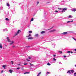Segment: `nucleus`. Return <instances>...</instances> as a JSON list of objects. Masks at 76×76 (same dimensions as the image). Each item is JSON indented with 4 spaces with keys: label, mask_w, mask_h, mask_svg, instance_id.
Returning a JSON list of instances; mask_svg holds the SVG:
<instances>
[{
    "label": "nucleus",
    "mask_w": 76,
    "mask_h": 76,
    "mask_svg": "<svg viewBox=\"0 0 76 76\" xmlns=\"http://www.w3.org/2000/svg\"><path fill=\"white\" fill-rule=\"evenodd\" d=\"M34 16H35V14H34V15H33Z\"/></svg>",
    "instance_id": "09e8293b"
},
{
    "label": "nucleus",
    "mask_w": 76,
    "mask_h": 76,
    "mask_svg": "<svg viewBox=\"0 0 76 76\" xmlns=\"http://www.w3.org/2000/svg\"><path fill=\"white\" fill-rule=\"evenodd\" d=\"M64 58H65V57H66V56H64Z\"/></svg>",
    "instance_id": "e433bc0d"
},
{
    "label": "nucleus",
    "mask_w": 76,
    "mask_h": 76,
    "mask_svg": "<svg viewBox=\"0 0 76 76\" xmlns=\"http://www.w3.org/2000/svg\"><path fill=\"white\" fill-rule=\"evenodd\" d=\"M75 53H76V52H75Z\"/></svg>",
    "instance_id": "4d7b16f0"
},
{
    "label": "nucleus",
    "mask_w": 76,
    "mask_h": 76,
    "mask_svg": "<svg viewBox=\"0 0 76 76\" xmlns=\"http://www.w3.org/2000/svg\"><path fill=\"white\" fill-rule=\"evenodd\" d=\"M29 34H31V33H32V31H29Z\"/></svg>",
    "instance_id": "4be33fe9"
},
{
    "label": "nucleus",
    "mask_w": 76,
    "mask_h": 76,
    "mask_svg": "<svg viewBox=\"0 0 76 76\" xmlns=\"http://www.w3.org/2000/svg\"><path fill=\"white\" fill-rule=\"evenodd\" d=\"M58 10H61V9H61L60 8H58Z\"/></svg>",
    "instance_id": "c756f323"
},
{
    "label": "nucleus",
    "mask_w": 76,
    "mask_h": 76,
    "mask_svg": "<svg viewBox=\"0 0 76 76\" xmlns=\"http://www.w3.org/2000/svg\"><path fill=\"white\" fill-rule=\"evenodd\" d=\"M39 3V2H38V1H37V4H38Z\"/></svg>",
    "instance_id": "58836bf2"
},
{
    "label": "nucleus",
    "mask_w": 76,
    "mask_h": 76,
    "mask_svg": "<svg viewBox=\"0 0 76 76\" xmlns=\"http://www.w3.org/2000/svg\"><path fill=\"white\" fill-rule=\"evenodd\" d=\"M20 69V68H17V69H18H18Z\"/></svg>",
    "instance_id": "a19ab883"
},
{
    "label": "nucleus",
    "mask_w": 76,
    "mask_h": 76,
    "mask_svg": "<svg viewBox=\"0 0 76 76\" xmlns=\"http://www.w3.org/2000/svg\"><path fill=\"white\" fill-rule=\"evenodd\" d=\"M50 73H50V72H47V75H49V74H50Z\"/></svg>",
    "instance_id": "393cba45"
},
{
    "label": "nucleus",
    "mask_w": 76,
    "mask_h": 76,
    "mask_svg": "<svg viewBox=\"0 0 76 76\" xmlns=\"http://www.w3.org/2000/svg\"><path fill=\"white\" fill-rule=\"evenodd\" d=\"M26 60H28V58H26Z\"/></svg>",
    "instance_id": "8fccbe9b"
},
{
    "label": "nucleus",
    "mask_w": 76,
    "mask_h": 76,
    "mask_svg": "<svg viewBox=\"0 0 76 76\" xmlns=\"http://www.w3.org/2000/svg\"><path fill=\"white\" fill-rule=\"evenodd\" d=\"M27 61H30V60H28Z\"/></svg>",
    "instance_id": "49530a36"
},
{
    "label": "nucleus",
    "mask_w": 76,
    "mask_h": 76,
    "mask_svg": "<svg viewBox=\"0 0 76 76\" xmlns=\"http://www.w3.org/2000/svg\"><path fill=\"white\" fill-rule=\"evenodd\" d=\"M70 53V51H67V53Z\"/></svg>",
    "instance_id": "2f4dec72"
},
{
    "label": "nucleus",
    "mask_w": 76,
    "mask_h": 76,
    "mask_svg": "<svg viewBox=\"0 0 76 76\" xmlns=\"http://www.w3.org/2000/svg\"><path fill=\"white\" fill-rule=\"evenodd\" d=\"M53 60H54V61H56V59L55 58H53Z\"/></svg>",
    "instance_id": "bb28decb"
},
{
    "label": "nucleus",
    "mask_w": 76,
    "mask_h": 76,
    "mask_svg": "<svg viewBox=\"0 0 76 76\" xmlns=\"http://www.w3.org/2000/svg\"><path fill=\"white\" fill-rule=\"evenodd\" d=\"M76 11V9H73L72 10V12H75Z\"/></svg>",
    "instance_id": "9b49d317"
},
{
    "label": "nucleus",
    "mask_w": 76,
    "mask_h": 76,
    "mask_svg": "<svg viewBox=\"0 0 76 76\" xmlns=\"http://www.w3.org/2000/svg\"><path fill=\"white\" fill-rule=\"evenodd\" d=\"M71 18V15H69V18Z\"/></svg>",
    "instance_id": "f704fd0d"
},
{
    "label": "nucleus",
    "mask_w": 76,
    "mask_h": 76,
    "mask_svg": "<svg viewBox=\"0 0 76 76\" xmlns=\"http://www.w3.org/2000/svg\"><path fill=\"white\" fill-rule=\"evenodd\" d=\"M7 41L8 42H10V39H9V37H7Z\"/></svg>",
    "instance_id": "7ed1b4c3"
},
{
    "label": "nucleus",
    "mask_w": 76,
    "mask_h": 76,
    "mask_svg": "<svg viewBox=\"0 0 76 76\" xmlns=\"http://www.w3.org/2000/svg\"><path fill=\"white\" fill-rule=\"evenodd\" d=\"M31 58L30 56L28 57V59H31Z\"/></svg>",
    "instance_id": "7c9ffc66"
},
{
    "label": "nucleus",
    "mask_w": 76,
    "mask_h": 76,
    "mask_svg": "<svg viewBox=\"0 0 76 76\" xmlns=\"http://www.w3.org/2000/svg\"><path fill=\"white\" fill-rule=\"evenodd\" d=\"M6 65H4L2 66V67H4V69H6V68H5V67H6Z\"/></svg>",
    "instance_id": "aec40b11"
},
{
    "label": "nucleus",
    "mask_w": 76,
    "mask_h": 76,
    "mask_svg": "<svg viewBox=\"0 0 76 76\" xmlns=\"http://www.w3.org/2000/svg\"><path fill=\"white\" fill-rule=\"evenodd\" d=\"M24 65H27L28 64L26 63V64H23Z\"/></svg>",
    "instance_id": "473e14b6"
},
{
    "label": "nucleus",
    "mask_w": 76,
    "mask_h": 76,
    "mask_svg": "<svg viewBox=\"0 0 76 76\" xmlns=\"http://www.w3.org/2000/svg\"><path fill=\"white\" fill-rule=\"evenodd\" d=\"M5 20H7V21H9V18H5Z\"/></svg>",
    "instance_id": "2eb2a0df"
},
{
    "label": "nucleus",
    "mask_w": 76,
    "mask_h": 76,
    "mask_svg": "<svg viewBox=\"0 0 76 76\" xmlns=\"http://www.w3.org/2000/svg\"><path fill=\"white\" fill-rule=\"evenodd\" d=\"M13 41H12L10 43V45H12V44H13Z\"/></svg>",
    "instance_id": "6ab92c4d"
},
{
    "label": "nucleus",
    "mask_w": 76,
    "mask_h": 76,
    "mask_svg": "<svg viewBox=\"0 0 76 76\" xmlns=\"http://www.w3.org/2000/svg\"><path fill=\"white\" fill-rule=\"evenodd\" d=\"M73 22V20H72L71 21V22Z\"/></svg>",
    "instance_id": "3c124183"
},
{
    "label": "nucleus",
    "mask_w": 76,
    "mask_h": 76,
    "mask_svg": "<svg viewBox=\"0 0 76 76\" xmlns=\"http://www.w3.org/2000/svg\"><path fill=\"white\" fill-rule=\"evenodd\" d=\"M29 64H30V65H31V66H34V64H31V63H30Z\"/></svg>",
    "instance_id": "cd10ccee"
},
{
    "label": "nucleus",
    "mask_w": 76,
    "mask_h": 76,
    "mask_svg": "<svg viewBox=\"0 0 76 76\" xmlns=\"http://www.w3.org/2000/svg\"><path fill=\"white\" fill-rule=\"evenodd\" d=\"M45 31H42L41 32V34H45Z\"/></svg>",
    "instance_id": "39448f33"
},
{
    "label": "nucleus",
    "mask_w": 76,
    "mask_h": 76,
    "mask_svg": "<svg viewBox=\"0 0 76 76\" xmlns=\"http://www.w3.org/2000/svg\"><path fill=\"white\" fill-rule=\"evenodd\" d=\"M28 73H29V72H26L25 73H24V75H25V74H27Z\"/></svg>",
    "instance_id": "4468645a"
},
{
    "label": "nucleus",
    "mask_w": 76,
    "mask_h": 76,
    "mask_svg": "<svg viewBox=\"0 0 76 76\" xmlns=\"http://www.w3.org/2000/svg\"><path fill=\"white\" fill-rule=\"evenodd\" d=\"M70 71L71 72H72V73H74V72H75V71H74V70H71Z\"/></svg>",
    "instance_id": "dca6fc26"
},
{
    "label": "nucleus",
    "mask_w": 76,
    "mask_h": 76,
    "mask_svg": "<svg viewBox=\"0 0 76 76\" xmlns=\"http://www.w3.org/2000/svg\"><path fill=\"white\" fill-rule=\"evenodd\" d=\"M76 53H74V54H76Z\"/></svg>",
    "instance_id": "864d4df0"
},
{
    "label": "nucleus",
    "mask_w": 76,
    "mask_h": 76,
    "mask_svg": "<svg viewBox=\"0 0 76 76\" xmlns=\"http://www.w3.org/2000/svg\"><path fill=\"white\" fill-rule=\"evenodd\" d=\"M21 32V31L20 30H18V31H17V33H16L15 34V36L16 35H18L19 34V32Z\"/></svg>",
    "instance_id": "f257e3e1"
},
{
    "label": "nucleus",
    "mask_w": 76,
    "mask_h": 76,
    "mask_svg": "<svg viewBox=\"0 0 76 76\" xmlns=\"http://www.w3.org/2000/svg\"><path fill=\"white\" fill-rule=\"evenodd\" d=\"M34 20V18H32L31 20V21H33Z\"/></svg>",
    "instance_id": "a878e982"
},
{
    "label": "nucleus",
    "mask_w": 76,
    "mask_h": 76,
    "mask_svg": "<svg viewBox=\"0 0 76 76\" xmlns=\"http://www.w3.org/2000/svg\"><path fill=\"white\" fill-rule=\"evenodd\" d=\"M9 71L10 72V73H12L13 72V70H12L11 69Z\"/></svg>",
    "instance_id": "1a4fd4ad"
},
{
    "label": "nucleus",
    "mask_w": 76,
    "mask_h": 76,
    "mask_svg": "<svg viewBox=\"0 0 76 76\" xmlns=\"http://www.w3.org/2000/svg\"><path fill=\"white\" fill-rule=\"evenodd\" d=\"M75 67H76V64L75 65Z\"/></svg>",
    "instance_id": "5fc2aeb1"
},
{
    "label": "nucleus",
    "mask_w": 76,
    "mask_h": 76,
    "mask_svg": "<svg viewBox=\"0 0 76 76\" xmlns=\"http://www.w3.org/2000/svg\"><path fill=\"white\" fill-rule=\"evenodd\" d=\"M47 65H48V66H50L51 65V64H50V63H48L47 64Z\"/></svg>",
    "instance_id": "5701e85b"
},
{
    "label": "nucleus",
    "mask_w": 76,
    "mask_h": 76,
    "mask_svg": "<svg viewBox=\"0 0 76 76\" xmlns=\"http://www.w3.org/2000/svg\"><path fill=\"white\" fill-rule=\"evenodd\" d=\"M58 53H60V54H62V52L61 51H60V50L59 51Z\"/></svg>",
    "instance_id": "412c9836"
},
{
    "label": "nucleus",
    "mask_w": 76,
    "mask_h": 76,
    "mask_svg": "<svg viewBox=\"0 0 76 76\" xmlns=\"http://www.w3.org/2000/svg\"><path fill=\"white\" fill-rule=\"evenodd\" d=\"M7 6H8V7H9V6H10V4H9V3H7Z\"/></svg>",
    "instance_id": "f8f14e48"
},
{
    "label": "nucleus",
    "mask_w": 76,
    "mask_h": 76,
    "mask_svg": "<svg viewBox=\"0 0 76 76\" xmlns=\"http://www.w3.org/2000/svg\"><path fill=\"white\" fill-rule=\"evenodd\" d=\"M62 34L63 35H66L67 34V32H64Z\"/></svg>",
    "instance_id": "20e7f679"
},
{
    "label": "nucleus",
    "mask_w": 76,
    "mask_h": 76,
    "mask_svg": "<svg viewBox=\"0 0 76 76\" xmlns=\"http://www.w3.org/2000/svg\"><path fill=\"white\" fill-rule=\"evenodd\" d=\"M53 27L52 28H53Z\"/></svg>",
    "instance_id": "6e6d98bb"
},
{
    "label": "nucleus",
    "mask_w": 76,
    "mask_h": 76,
    "mask_svg": "<svg viewBox=\"0 0 76 76\" xmlns=\"http://www.w3.org/2000/svg\"><path fill=\"white\" fill-rule=\"evenodd\" d=\"M70 53H71V54H72V53H73V52L71 51V52H70Z\"/></svg>",
    "instance_id": "c03bdc74"
},
{
    "label": "nucleus",
    "mask_w": 76,
    "mask_h": 76,
    "mask_svg": "<svg viewBox=\"0 0 76 76\" xmlns=\"http://www.w3.org/2000/svg\"><path fill=\"white\" fill-rule=\"evenodd\" d=\"M63 10H67V8H63V9H62Z\"/></svg>",
    "instance_id": "ddd939ff"
},
{
    "label": "nucleus",
    "mask_w": 76,
    "mask_h": 76,
    "mask_svg": "<svg viewBox=\"0 0 76 76\" xmlns=\"http://www.w3.org/2000/svg\"><path fill=\"white\" fill-rule=\"evenodd\" d=\"M74 76H76V73H74Z\"/></svg>",
    "instance_id": "c85d7f7f"
},
{
    "label": "nucleus",
    "mask_w": 76,
    "mask_h": 76,
    "mask_svg": "<svg viewBox=\"0 0 76 76\" xmlns=\"http://www.w3.org/2000/svg\"><path fill=\"white\" fill-rule=\"evenodd\" d=\"M34 37H39L38 34H36L35 35Z\"/></svg>",
    "instance_id": "6e6552de"
},
{
    "label": "nucleus",
    "mask_w": 76,
    "mask_h": 76,
    "mask_svg": "<svg viewBox=\"0 0 76 76\" xmlns=\"http://www.w3.org/2000/svg\"><path fill=\"white\" fill-rule=\"evenodd\" d=\"M69 22H71V21H67V23H69Z\"/></svg>",
    "instance_id": "72a5a7b5"
},
{
    "label": "nucleus",
    "mask_w": 76,
    "mask_h": 76,
    "mask_svg": "<svg viewBox=\"0 0 76 76\" xmlns=\"http://www.w3.org/2000/svg\"><path fill=\"white\" fill-rule=\"evenodd\" d=\"M75 51H76V49L74 50Z\"/></svg>",
    "instance_id": "de8ad7c7"
},
{
    "label": "nucleus",
    "mask_w": 76,
    "mask_h": 76,
    "mask_svg": "<svg viewBox=\"0 0 76 76\" xmlns=\"http://www.w3.org/2000/svg\"><path fill=\"white\" fill-rule=\"evenodd\" d=\"M4 71H3V70L1 71V73H3V72H4Z\"/></svg>",
    "instance_id": "c9c22d12"
},
{
    "label": "nucleus",
    "mask_w": 76,
    "mask_h": 76,
    "mask_svg": "<svg viewBox=\"0 0 76 76\" xmlns=\"http://www.w3.org/2000/svg\"><path fill=\"white\" fill-rule=\"evenodd\" d=\"M61 12H65V11H64V10H63L62 11H61Z\"/></svg>",
    "instance_id": "a18cd8bd"
},
{
    "label": "nucleus",
    "mask_w": 76,
    "mask_h": 76,
    "mask_svg": "<svg viewBox=\"0 0 76 76\" xmlns=\"http://www.w3.org/2000/svg\"><path fill=\"white\" fill-rule=\"evenodd\" d=\"M55 12H58V11L57 10L55 11Z\"/></svg>",
    "instance_id": "ea45409f"
},
{
    "label": "nucleus",
    "mask_w": 76,
    "mask_h": 76,
    "mask_svg": "<svg viewBox=\"0 0 76 76\" xmlns=\"http://www.w3.org/2000/svg\"><path fill=\"white\" fill-rule=\"evenodd\" d=\"M12 47L13 48H15V46H13Z\"/></svg>",
    "instance_id": "4c0bfd02"
},
{
    "label": "nucleus",
    "mask_w": 76,
    "mask_h": 76,
    "mask_svg": "<svg viewBox=\"0 0 76 76\" xmlns=\"http://www.w3.org/2000/svg\"><path fill=\"white\" fill-rule=\"evenodd\" d=\"M18 66H20V64H19L17 65Z\"/></svg>",
    "instance_id": "37998d69"
},
{
    "label": "nucleus",
    "mask_w": 76,
    "mask_h": 76,
    "mask_svg": "<svg viewBox=\"0 0 76 76\" xmlns=\"http://www.w3.org/2000/svg\"><path fill=\"white\" fill-rule=\"evenodd\" d=\"M41 72H40L37 75V76H39V75H41Z\"/></svg>",
    "instance_id": "f3484780"
},
{
    "label": "nucleus",
    "mask_w": 76,
    "mask_h": 76,
    "mask_svg": "<svg viewBox=\"0 0 76 76\" xmlns=\"http://www.w3.org/2000/svg\"><path fill=\"white\" fill-rule=\"evenodd\" d=\"M70 71L69 70L67 72V73H69V74H71V72H70Z\"/></svg>",
    "instance_id": "9d476101"
},
{
    "label": "nucleus",
    "mask_w": 76,
    "mask_h": 76,
    "mask_svg": "<svg viewBox=\"0 0 76 76\" xmlns=\"http://www.w3.org/2000/svg\"><path fill=\"white\" fill-rule=\"evenodd\" d=\"M54 57H56V55H53Z\"/></svg>",
    "instance_id": "79ce46f5"
},
{
    "label": "nucleus",
    "mask_w": 76,
    "mask_h": 76,
    "mask_svg": "<svg viewBox=\"0 0 76 76\" xmlns=\"http://www.w3.org/2000/svg\"><path fill=\"white\" fill-rule=\"evenodd\" d=\"M11 62L12 63V64H13V61H11Z\"/></svg>",
    "instance_id": "b1692460"
},
{
    "label": "nucleus",
    "mask_w": 76,
    "mask_h": 76,
    "mask_svg": "<svg viewBox=\"0 0 76 76\" xmlns=\"http://www.w3.org/2000/svg\"><path fill=\"white\" fill-rule=\"evenodd\" d=\"M31 34H29V35L28 36H26V37H31Z\"/></svg>",
    "instance_id": "a211bd4d"
},
{
    "label": "nucleus",
    "mask_w": 76,
    "mask_h": 76,
    "mask_svg": "<svg viewBox=\"0 0 76 76\" xmlns=\"http://www.w3.org/2000/svg\"><path fill=\"white\" fill-rule=\"evenodd\" d=\"M56 29H53V30H51L49 31V32H54V31H56Z\"/></svg>",
    "instance_id": "f03ea898"
},
{
    "label": "nucleus",
    "mask_w": 76,
    "mask_h": 76,
    "mask_svg": "<svg viewBox=\"0 0 76 76\" xmlns=\"http://www.w3.org/2000/svg\"><path fill=\"white\" fill-rule=\"evenodd\" d=\"M34 38L33 37H28V39H32Z\"/></svg>",
    "instance_id": "423d86ee"
},
{
    "label": "nucleus",
    "mask_w": 76,
    "mask_h": 76,
    "mask_svg": "<svg viewBox=\"0 0 76 76\" xmlns=\"http://www.w3.org/2000/svg\"><path fill=\"white\" fill-rule=\"evenodd\" d=\"M2 48L3 46H2L1 43H0V48H1H1Z\"/></svg>",
    "instance_id": "0eeeda50"
},
{
    "label": "nucleus",
    "mask_w": 76,
    "mask_h": 76,
    "mask_svg": "<svg viewBox=\"0 0 76 76\" xmlns=\"http://www.w3.org/2000/svg\"><path fill=\"white\" fill-rule=\"evenodd\" d=\"M50 29H51V28L48 29V30H50Z\"/></svg>",
    "instance_id": "603ef678"
}]
</instances>
